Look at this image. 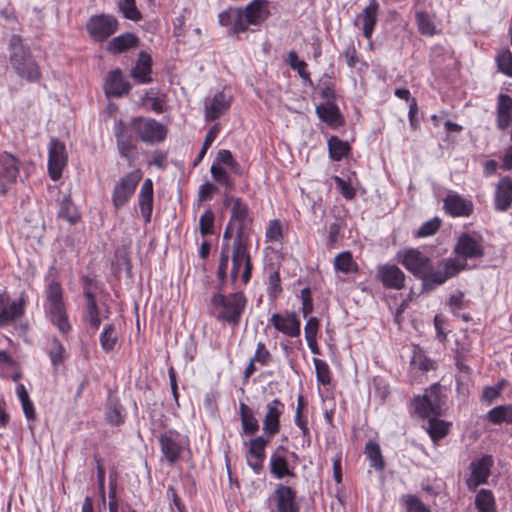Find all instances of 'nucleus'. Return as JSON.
Here are the masks:
<instances>
[{"mask_svg":"<svg viewBox=\"0 0 512 512\" xmlns=\"http://www.w3.org/2000/svg\"><path fill=\"white\" fill-rule=\"evenodd\" d=\"M231 105V97L227 96L224 92L216 93L209 103L205 105V119L206 121H213L222 116V114L229 109Z\"/></svg>","mask_w":512,"mask_h":512,"instance_id":"393cba45","label":"nucleus"},{"mask_svg":"<svg viewBox=\"0 0 512 512\" xmlns=\"http://www.w3.org/2000/svg\"><path fill=\"white\" fill-rule=\"evenodd\" d=\"M365 455L369 459L371 467L378 471L385 468V461L378 443L369 440L365 445Z\"/></svg>","mask_w":512,"mask_h":512,"instance_id":"ea45409f","label":"nucleus"},{"mask_svg":"<svg viewBox=\"0 0 512 512\" xmlns=\"http://www.w3.org/2000/svg\"><path fill=\"white\" fill-rule=\"evenodd\" d=\"M403 502L407 512H431V509L415 495L403 496Z\"/></svg>","mask_w":512,"mask_h":512,"instance_id":"052dcab7","label":"nucleus"},{"mask_svg":"<svg viewBox=\"0 0 512 512\" xmlns=\"http://www.w3.org/2000/svg\"><path fill=\"white\" fill-rule=\"evenodd\" d=\"M218 191V187L210 182L202 184L198 191L199 202L207 201L212 198L213 194Z\"/></svg>","mask_w":512,"mask_h":512,"instance_id":"774afa93","label":"nucleus"},{"mask_svg":"<svg viewBox=\"0 0 512 512\" xmlns=\"http://www.w3.org/2000/svg\"><path fill=\"white\" fill-rule=\"evenodd\" d=\"M118 8L126 19L132 20L134 22L140 21L142 19V14L136 7L135 0H119Z\"/></svg>","mask_w":512,"mask_h":512,"instance_id":"09e8293b","label":"nucleus"},{"mask_svg":"<svg viewBox=\"0 0 512 512\" xmlns=\"http://www.w3.org/2000/svg\"><path fill=\"white\" fill-rule=\"evenodd\" d=\"M380 5L377 0H370L368 6H366L362 14L359 18L363 21L362 31L363 36L366 39H370L372 37L374 28L378 21V13H379Z\"/></svg>","mask_w":512,"mask_h":512,"instance_id":"7c9ffc66","label":"nucleus"},{"mask_svg":"<svg viewBox=\"0 0 512 512\" xmlns=\"http://www.w3.org/2000/svg\"><path fill=\"white\" fill-rule=\"evenodd\" d=\"M229 262V246L228 244L223 245L220 254V262L218 266L217 276L221 283H223L226 279V271L228 268Z\"/></svg>","mask_w":512,"mask_h":512,"instance_id":"e2e57ef3","label":"nucleus"},{"mask_svg":"<svg viewBox=\"0 0 512 512\" xmlns=\"http://www.w3.org/2000/svg\"><path fill=\"white\" fill-rule=\"evenodd\" d=\"M328 149L330 158L334 161H340L349 153L350 145L337 136H331L328 139Z\"/></svg>","mask_w":512,"mask_h":512,"instance_id":"a19ab883","label":"nucleus"},{"mask_svg":"<svg viewBox=\"0 0 512 512\" xmlns=\"http://www.w3.org/2000/svg\"><path fill=\"white\" fill-rule=\"evenodd\" d=\"M491 465V456H483L482 458L471 462V476L466 481L469 490L475 491L479 485L487 482L490 475Z\"/></svg>","mask_w":512,"mask_h":512,"instance_id":"6ab92c4d","label":"nucleus"},{"mask_svg":"<svg viewBox=\"0 0 512 512\" xmlns=\"http://www.w3.org/2000/svg\"><path fill=\"white\" fill-rule=\"evenodd\" d=\"M287 64L291 67V69L298 72L299 76L305 83L312 85V80L310 77V73L306 70L307 63L298 58V55L295 51H290L287 57Z\"/></svg>","mask_w":512,"mask_h":512,"instance_id":"c03bdc74","label":"nucleus"},{"mask_svg":"<svg viewBox=\"0 0 512 512\" xmlns=\"http://www.w3.org/2000/svg\"><path fill=\"white\" fill-rule=\"evenodd\" d=\"M439 417L440 416H430L425 418L428 420L426 431L434 443L446 437L451 427V422L442 420Z\"/></svg>","mask_w":512,"mask_h":512,"instance_id":"c9c22d12","label":"nucleus"},{"mask_svg":"<svg viewBox=\"0 0 512 512\" xmlns=\"http://www.w3.org/2000/svg\"><path fill=\"white\" fill-rule=\"evenodd\" d=\"M375 278L385 289L401 290L405 287L406 276L396 264H382L376 269Z\"/></svg>","mask_w":512,"mask_h":512,"instance_id":"ddd939ff","label":"nucleus"},{"mask_svg":"<svg viewBox=\"0 0 512 512\" xmlns=\"http://www.w3.org/2000/svg\"><path fill=\"white\" fill-rule=\"evenodd\" d=\"M130 126L141 141L149 144L162 142L167 135L166 127L152 118H132Z\"/></svg>","mask_w":512,"mask_h":512,"instance_id":"0eeeda50","label":"nucleus"},{"mask_svg":"<svg viewBox=\"0 0 512 512\" xmlns=\"http://www.w3.org/2000/svg\"><path fill=\"white\" fill-rule=\"evenodd\" d=\"M8 49L9 61L15 73L27 82H38L41 78L40 67L20 35L11 36Z\"/></svg>","mask_w":512,"mask_h":512,"instance_id":"f03ea898","label":"nucleus"},{"mask_svg":"<svg viewBox=\"0 0 512 512\" xmlns=\"http://www.w3.org/2000/svg\"><path fill=\"white\" fill-rule=\"evenodd\" d=\"M139 45V38L133 33H124L113 38L107 45V50L119 54L136 48Z\"/></svg>","mask_w":512,"mask_h":512,"instance_id":"f704fd0d","label":"nucleus"},{"mask_svg":"<svg viewBox=\"0 0 512 512\" xmlns=\"http://www.w3.org/2000/svg\"><path fill=\"white\" fill-rule=\"evenodd\" d=\"M233 206L231 209V222H237V234L241 232V236L246 239L245 237V228L247 224L251 222L249 218V209L248 206L240 199V198H234L233 200Z\"/></svg>","mask_w":512,"mask_h":512,"instance_id":"2f4dec72","label":"nucleus"},{"mask_svg":"<svg viewBox=\"0 0 512 512\" xmlns=\"http://www.w3.org/2000/svg\"><path fill=\"white\" fill-rule=\"evenodd\" d=\"M9 294L0 292V326H6L23 316L25 312V300L20 298L17 301L9 302Z\"/></svg>","mask_w":512,"mask_h":512,"instance_id":"dca6fc26","label":"nucleus"},{"mask_svg":"<svg viewBox=\"0 0 512 512\" xmlns=\"http://www.w3.org/2000/svg\"><path fill=\"white\" fill-rule=\"evenodd\" d=\"M211 304L217 311L216 319L218 321L236 327L240 323L247 299L242 292H234L228 295L215 293L211 298Z\"/></svg>","mask_w":512,"mask_h":512,"instance_id":"7ed1b4c3","label":"nucleus"},{"mask_svg":"<svg viewBox=\"0 0 512 512\" xmlns=\"http://www.w3.org/2000/svg\"><path fill=\"white\" fill-rule=\"evenodd\" d=\"M253 361L259 362L261 365L265 366L267 365L271 360V354L266 349L265 344L262 342H259L257 344V348L255 351V354L253 356Z\"/></svg>","mask_w":512,"mask_h":512,"instance_id":"338daca9","label":"nucleus"},{"mask_svg":"<svg viewBox=\"0 0 512 512\" xmlns=\"http://www.w3.org/2000/svg\"><path fill=\"white\" fill-rule=\"evenodd\" d=\"M221 26L229 29L230 35H236L248 30L242 8L230 7L218 16Z\"/></svg>","mask_w":512,"mask_h":512,"instance_id":"aec40b11","label":"nucleus"},{"mask_svg":"<svg viewBox=\"0 0 512 512\" xmlns=\"http://www.w3.org/2000/svg\"><path fill=\"white\" fill-rule=\"evenodd\" d=\"M212 178L221 185H224L229 190L234 188V182L230 178L228 172L219 164L213 163L210 169Z\"/></svg>","mask_w":512,"mask_h":512,"instance_id":"603ef678","label":"nucleus"},{"mask_svg":"<svg viewBox=\"0 0 512 512\" xmlns=\"http://www.w3.org/2000/svg\"><path fill=\"white\" fill-rule=\"evenodd\" d=\"M151 73L152 58L147 52L141 51L135 66L131 70V76L137 83L147 84L153 80Z\"/></svg>","mask_w":512,"mask_h":512,"instance_id":"a878e982","label":"nucleus"},{"mask_svg":"<svg viewBox=\"0 0 512 512\" xmlns=\"http://www.w3.org/2000/svg\"><path fill=\"white\" fill-rule=\"evenodd\" d=\"M46 300L51 322L61 333H68L71 330V325L63 301V289L59 281L47 279Z\"/></svg>","mask_w":512,"mask_h":512,"instance_id":"20e7f679","label":"nucleus"},{"mask_svg":"<svg viewBox=\"0 0 512 512\" xmlns=\"http://www.w3.org/2000/svg\"><path fill=\"white\" fill-rule=\"evenodd\" d=\"M334 267L336 270L346 274L356 270V264L353 261L351 253L348 251L342 252L335 257Z\"/></svg>","mask_w":512,"mask_h":512,"instance_id":"8fccbe9b","label":"nucleus"},{"mask_svg":"<svg viewBox=\"0 0 512 512\" xmlns=\"http://www.w3.org/2000/svg\"><path fill=\"white\" fill-rule=\"evenodd\" d=\"M245 23L249 25H260L270 16L267 0H253L244 9Z\"/></svg>","mask_w":512,"mask_h":512,"instance_id":"b1692460","label":"nucleus"},{"mask_svg":"<svg viewBox=\"0 0 512 512\" xmlns=\"http://www.w3.org/2000/svg\"><path fill=\"white\" fill-rule=\"evenodd\" d=\"M334 181H335L337 188L340 190L341 194L343 195V197H345L346 199H349V200H351L355 197V194H356L355 190L350 185L349 181H346L345 179H343L339 176H335Z\"/></svg>","mask_w":512,"mask_h":512,"instance_id":"69168bd1","label":"nucleus"},{"mask_svg":"<svg viewBox=\"0 0 512 512\" xmlns=\"http://www.w3.org/2000/svg\"><path fill=\"white\" fill-rule=\"evenodd\" d=\"M475 505L478 512H495V499L490 490L481 489L475 498Z\"/></svg>","mask_w":512,"mask_h":512,"instance_id":"37998d69","label":"nucleus"},{"mask_svg":"<svg viewBox=\"0 0 512 512\" xmlns=\"http://www.w3.org/2000/svg\"><path fill=\"white\" fill-rule=\"evenodd\" d=\"M67 159L65 144L56 138H52L48 149V173L53 181L61 178Z\"/></svg>","mask_w":512,"mask_h":512,"instance_id":"f8f14e48","label":"nucleus"},{"mask_svg":"<svg viewBox=\"0 0 512 512\" xmlns=\"http://www.w3.org/2000/svg\"><path fill=\"white\" fill-rule=\"evenodd\" d=\"M316 113L321 121L333 128L341 126L344 122L339 107L335 103L318 105L316 107Z\"/></svg>","mask_w":512,"mask_h":512,"instance_id":"473e14b6","label":"nucleus"},{"mask_svg":"<svg viewBox=\"0 0 512 512\" xmlns=\"http://www.w3.org/2000/svg\"><path fill=\"white\" fill-rule=\"evenodd\" d=\"M58 216L70 224H75L79 220V215L70 196H67L62 200Z\"/></svg>","mask_w":512,"mask_h":512,"instance_id":"49530a36","label":"nucleus"},{"mask_svg":"<svg viewBox=\"0 0 512 512\" xmlns=\"http://www.w3.org/2000/svg\"><path fill=\"white\" fill-rule=\"evenodd\" d=\"M64 354H65V348L61 344V342L54 337L51 342V347L49 350V357L51 360V363L54 366H58L64 362Z\"/></svg>","mask_w":512,"mask_h":512,"instance_id":"6e6d98bb","label":"nucleus"},{"mask_svg":"<svg viewBox=\"0 0 512 512\" xmlns=\"http://www.w3.org/2000/svg\"><path fill=\"white\" fill-rule=\"evenodd\" d=\"M141 177L142 173L138 169L127 173L119 179L112 192V203L115 209L124 207L130 201Z\"/></svg>","mask_w":512,"mask_h":512,"instance_id":"9d476101","label":"nucleus"},{"mask_svg":"<svg viewBox=\"0 0 512 512\" xmlns=\"http://www.w3.org/2000/svg\"><path fill=\"white\" fill-rule=\"evenodd\" d=\"M446 395L439 383L432 384L425 389L423 395H417L412 400L415 413L418 417L425 419L430 416H442L444 414V405Z\"/></svg>","mask_w":512,"mask_h":512,"instance_id":"39448f33","label":"nucleus"},{"mask_svg":"<svg viewBox=\"0 0 512 512\" xmlns=\"http://www.w3.org/2000/svg\"><path fill=\"white\" fill-rule=\"evenodd\" d=\"M118 341L116 327L114 324H107L100 335V345L105 352H111Z\"/></svg>","mask_w":512,"mask_h":512,"instance_id":"a18cd8bd","label":"nucleus"},{"mask_svg":"<svg viewBox=\"0 0 512 512\" xmlns=\"http://www.w3.org/2000/svg\"><path fill=\"white\" fill-rule=\"evenodd\" d=\"M487 420L495 425L512 423V406L500 405L491 409L486 416Z\"/></svg>","mask_w":512,"mask_h":512,"instance_id":"58836bf2","label":"nucleus"},{"mask_svg":"<svg viewBox=\"0 0 512 512\" xmlns=\"http://www.w3.org/2000/svg\"><path fill=\"white\" fill-rule=\"evenodd\" d=\"M105 421L114 427L121 426L126 420V411L124 406L121 404L118 396L109 391L107 400L105 402Z\"/></svg>","mask_w":512,"mask_h":512,"instance_id":"4be33fe9","label":"nucleus"},{"mask_svg":"<svg viewBox=\"0 0 512 512\" xmlns=\"http://www.w3.org/2000/svg\"><path fill=\"white\" fill-rule=\"evenodd\" d=\"M266 409L263 432L272 437L280 431V417L283 413L284 404L278 398H275L266 405Z\"/></svg>","mask_w":512,"mask_h":512,"instance_id":"412c9836","label":"nucleus"},{"mask_svg":"<svg viewBox=\"0 0 512 512\" xmlns=\"http://www.w3.org/2000/svg\"><path fill=\"white\" fill-rule=\"evenodd\" d=\"M268 295L270 299H276L282 292L281 280L278 271H273L268 277Z\"/></svg>","mask_w":512,"mask_h":512,"instance_id":"680f3d73","label":"nucleus"},{"mask_svg":"<svg viewBox=\"0 0 512 512\" xmlns=\"http://www.w3.org/2000/svg\"><path fill=\"white\" fill-rule=\"evenodd\" d=\"M441 220L435 217L429 221H426L421 227L415 232V237L423 238L434 235L440 228Z\"/></svg>","mask_w":512,"mask_h":512,"instance_id":"13d9d810","label":"nucleus"},{"mask_svg":"<svg viewBox=\"0 0 512 512\" xmlns=\"http://www.w3.org/2000/svg\"><path fill=\"white\" fill-rule=\"evenodd\" d=\"M277 512H299L296 490L288 485L278 484L274 491Z\"/></svg>","mask_w":512,"mask_h":512,"instance_id":"f3484780","label":"nucleus"},{"mask_svg":"<svg viewBox=\"0 0 512 512\" xmlns=\"http://www.w3.org/2000/svg\"><path fill=\"white\" fill-rule=\"evenodd\" d=\"M498 70L508 77H512V52L503 49L496 56Z\"/></svg>","mask_w":512,"mask_h":512,"instance_id":"3c124183","label":"nucleus"},{"mask_svg":"<svg viewBox=\"0 0 512 512\" xmlns=\"http://www.w3.org/2000/svg\"><path fill=\"white\" fill-rule=\"evenodd\" d=\"M119 28L118 20L110 14L91 16L86 23V30L91 39L103 42L115 34Z\"/></svg>","mask_w":512,"mask_h":512,"instance_id":"1a4fd4ad","label":"nucleus"},{"mask_svg":"<svg viewBox=\"0 0 512 512\" xmlns=\"http://www.w3.org/2000/svg\"><path fill=\"white\" fill-rule=\"evenodd\" d=\"M140 211L145 223H149L153 211V183L151 179H146L138 195Z\"/></svg>","mask_w":512,"mask_h":512,"instance_id":"c756f323","label":"nucleus"},{"mask_svg":"<svg viewBox=\"0 0 512 512\" xmlns=\"http://www.w3.org/2000/svg\"><path fill=\"white\" fill-rule=\"evenodd\" d=\"M159 444L164 458L174 464L179 460L183 452V441L179 432L168 430L159 435Z\"/></svg>","mask_w":512,"mask_h":512,"instance_id":"4468645a","label":"nucleus"},{"mask_svg":"<svg viewBox=\"0 0 512 512\" xmlns=\"http://www.w3.org/2000/svg\"><path fill=\"white\" fill-rule=\"evenodd\" d=\"M315 370H316V378L317 381L326 386L331 383V373L328 364L321 359L314 358L313 359Z\"/></svg>","mask_w":512,"mask_h":512,"instance_id":"5fc2aeb1","label":"nucleus"},{"mask_svg":"<svg viewBox=\"0 0 512 512\" xmlns=\"http://www.w3.org/2000/svg\"><path fill=\"white\" fill-rule=\"evenodd\" d=\"M415 17L418 30L422 35L432 36L435 34V25L427 12L419 11L416 13Z\"/></svg>","mask_w":512,"mask_h":512,"instance_id":"864d4df0","label":"nucleus"},{"mask_svg":"<svg viewBox=\"0 0 512 512\" xmlns=\"http://www.w3.org/2000/svg\"><path fill=\"white\" fill-rule=\"evenodd\" d=\"M270 322L275 329L288 337H298L301 333V322L295 312H286L285 314L274 313Z\"/></svg>","mask_w":512,"mask_h":512,"instance_id":"a211bd4d","label":"nucleus"},{"mask_svg":"<svg viewBox=\"0 0 512 512\" xmlns=\"http://www.w3.org/2000/svg\"><path fill=\"white\" fill-rule=\"evenodd\" d=\"M512 122V98L507 94H499L497 102V127L505 130Z\"/></svg>","mask_w":512,"mask_h":512,"instance_id":"72a5a7b5","label":"nucleus"},{"mask_svg":"<svg viewBox=\"0 0 512 512\" xmlns=\"http://www.w3.org/2000/svg\"><path fill=\"white\" fill-rule=\"evenodd\" d=\"M215 163L228 166L234 173H238L240 169L239 163L235 160L231 151L227 149H221L218 151Z\"/></svg>","mask_w":512,"mask_h":512,"instance_id":"4d7b16f0","label":"nucleus"},{"mask_svg":"<svg viewBox=\"0 0 512 512\" xmlns=\"http://www.w3.org/2000/svg\"><path fill=\"white\" fill-rule=\"evenodd\" d=\"M114 135L119 155L127 160L130 167H133L138 156V150L129 128L122 120L117 123Z\"/></svg>","mask_w":512,"mask_h":512,"instance_id":"9b49d317","label":"nucleus"},{"mask_svg":"<svg viewBox=\"0 0 512 512\" xmlns=\"http://www.w3.org/2000/svg\"><path fill=\"white\" fill-rule=\"evenodd\" d=\"M269 444V439L263 436H257L249 441V455L256 460L265 459V449Z\"/></svg>","mask_w":512,"mask_h":512,"instance_id":"de8ad7c7","label":"nucleus"},{"mask_svg":"<svg viewBox=\"0 0 512 512\" xmlns=\"http://www.w3.org/2000/svg\"><path fill=\"white\" fill-rule=\"evenodd\" d=\"M19 160L12 154H0V195H5L8 184L15 182L19 174Z\"/></svg>","mask_w":512,"mask_h":512,"instance_id":"2eb2a0df","label":"nucleus"},{"mask_svg":"<svg viewBox=\"0 0 512 512\" xmlns=\"http://www.w3.org/2000/svg\"><path fill=\"white\" fill-rule=\"evenodd\" d=\"M512 204V179L505 176L500 179L495 191V208L507 211Z\"/></svg>","mask_w":512,"mask_h":512,"instance_id":"c85d7f7f","label":"nucleus"},{"mask_svg":"<svg viewBox=\"0 0 512 512\" xmlns=\"http://www.w3.org/2000/svg\"><path fill=\"white\" fill-rule=\"evenodd\" d=\"M411 366L423 372H428L436 368L435 362L428 358L425 352L418 346L415 347L413 351Z\"/></svg>","mask_w":512,"mask_h":512,"instance_id":"79ce46f5","label":"nucleus"},{"mask_svg":"<svg viewBox=\"0 0 512 512\" xmlns=\"http://www.w3.org/2000/svg\"><path fill=\"white\" fill-rule=\"evenodd\" d=\"M239 414L242 425V432L245 435H253L259 430V423L253 410L244 402L239 404Z\"/></svg>","mask_w":512,"mask_h":512,"instance_id":"e433bc0d","label":"nucleus"},{"mask_svg":"<svg viewBox=\"0 0 512 512\" xmlns=\"http://www.w3.org/2000/svg\"><path fill=\"white\" fill-rule=\"evenodd\" d=\"M300 298L302 301V313L304 317H307L313 311V299L312 292L309 287H306L301 290Z\"/></svg>","mask_w":512,"mask_h":512,"instance_id":"0e129e2a","label":"nucleus"},{"mask_svg":"<svg viewBox=\"0 0 512 512\" xmlns=\"http://www.w3.org/2000/svg\"><path fill=\"white\" fill-rule=\"evenodd\" d=\"M397 259L409 272L422 281V291L425 292L434 290L465 269L464 264L452 258L442 259L434 268L431 259L414 248L399 251Z\"/></svg>","mask_w":512,"mask_h":512,"instance_id":"f257e3e1","label":"nucleus"},{"mask_svg":"<svg viewBox=\"0 0 512 512\" xmlns=\"http://www.w3.org/2000/svg\"><path fill=\"white\" fill-rule=\"evenodd\" d=\"M215 215L211 209L206 210L200 217L199 230L202 236L213 234Z\"/></svg>","mask_w":512,"mask_h":512,"instance_id":"bf43d9fd","label":"nucleus"},{"mask_svg":"<svg viewBox=\"0 0 512 512\" xmlns=\"http://www.w3.org/2000/svg\"><path fill=\"white\" fill-rule=\"evenodd\" d=\"M83 319L89 324L93 331H97L101 325L102 319L100 310L96 302V295L87 294L85 314Z\"/></svg>","mask_w":512,"mask_h":512,"instance_id":"4c0bfd02","label":"nucleus"},{"mask_svg":"<svg viewBox=\"0 0 512 512\" xmlns=\"http://www.w3.org/2000/svg\"><path fill=\"white\" fill-rule=\"evenodd\" d=\"M247 239H244L241 236V232L239 235H236L233 242V251H232V269L230 273V277L232 282H235L238 278L240 268L244 263V271L242 273V280L246 284L249 282L251 278L252 272V263L250 255L247 251Z\"/></svg>","mask_w":512,"mask_h":512,"instance_id":"6e6552de","label":"nucleus"},{"mask_svg":"<svg viewBox=\"0 0 512 512\" xmlns=\"http://www.w3.org/2000/svg\"><path fill=\"white\" fill-rule=\"evenodd\" d=\"M444 209L453 217H468L473 212V203L459 194L452 193L444 199Z\"/></svg>","mask_w":512,"mask_h":512,"instance_id":"5701e85b","label":"nucleus"},{"mask_svg":"<svg viewBox=\"0 0 512 512\" xmlns=\"http://www.w3.org/2000/svg\"><path fill=\"white\" fill-rule=\"evenodd\" d=\"M131 89V85L127 82L120 69L111 71L105 83V92L108 96L121 97L124 94H128Z\"/></svg>","mask_w":512,"mask_h":512,"instance_id":"bb28decb","label":"nucleus"},{"mask_svg":"<svg viewBox=\"0 0 512 512\" xmlns=\"http://www.w3.org/2000/svg\"><path fill=\"white\" fill-rule=\"evenodd\" d=\"M456 255L455 260L467 266L468 259H478L484 255V243L482 236L476 233H463L458 237V240L453 249Z\"/></svg>","mask_w":512,"mask_h":512,"instance_id":"423d86ee","label":"nucleus"},{"mask_svg":"<svg viewBox=\"0 0 512 512\" xmlns=\"http://www.w3.org/2000/svg\"><path fill=\"white\" fill-rule=\"evenodd\" d=\"M279 451H285V448L283 446H279L271 455L269 467L270 473L279 480L284 479L285 477H296L293 469L289 467L288 460L283 455H280Z\"/></svg>","mask_w":512,"mask_h":512,"instance_id":"cd10ccee","label":"nucleus"}]
</instances>
